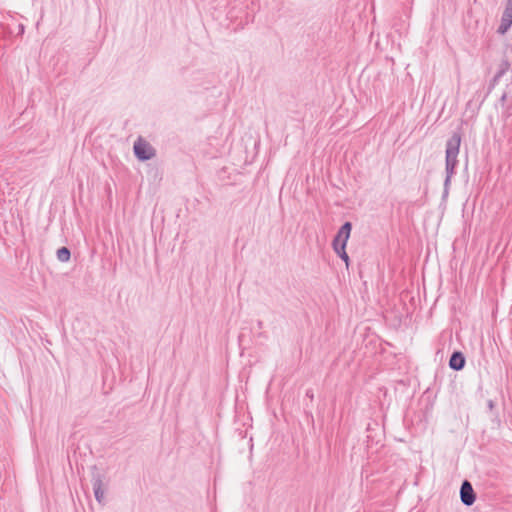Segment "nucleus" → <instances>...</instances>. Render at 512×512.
I'll return each mask as SVG.
<instances>
[{
	"label": "nucleus",
	"instance_id": "13",
	"mask_svg": "<svg viewBox=\"0 0 512 512\" xmlns=\"http://www.w3.org/2000/svg\"><path fill=\"white\" fill-rule=\"evenodd\" d=\"M32 406H33V403H32V400H30V409L32 410Z\"/></svg>",
	"mask_w": 512,
	"mask_h": 512
},
{
	"label": "nucleus",
	"instance_id": "1",
	"mask_svg": "<svg viewBox=\"0 0 512 512\" xmlns=\"http://www.w3.org/2000/svg\"><path fill=\"white\" fill-rule=\"evenodd\" d=\"M460 144H461V137L459 134L455 133L453 134L446 143V179H445V186L448 185L450 182L451 177L455 173V168L458 164V154L460 150Z\"/></svg>",
	"mask_w": 512,
	"mask_h": 512
},
{
	"label": "nucleus",
	"instance_id": "5",
	"mask_svg": "<svg viewBox=\"0 0 512 512\" xmlns=\"http://www.w3.org/2000/svg\"><path fill=\"white\" fill-rule=\"evenodd\" d=\"M512 25V0H508V4L503 12L501 24L498 28L500 34H505Z\"/></svg>",
	"mask_w": 512,
	"mask_h": 512
},
{
	"label": "nucleus",
	"instance_id": "11",
	"mask_svg": "<svg viewBox=\"0 0 512 512\" xmlns=\"http://www.w3.org/2000/svg\"><path fill=\"white\" fill-rule=\"evenodd\" d=\"M31 380H32V376L30 374L27 375V382H28V391H29V396L31 397Z\"/></svg>",
	"mask_w": 512,
	"mask_h": 512
},
{
	"label": "nucleus",
	"instance_id": "3",
	"mask_svg": "<svg viewBox=\"0 0 512 512\" xmlns=\"http://www.w3.org/2000/svg\"><path fill=\"white\" fill-rule=\"evenodd\" d=\"M92 485H93V492H94L96 501L99 504H104L107 486H108V483H107L105 477L101 474L96 475L93 478Z\"/></svg>",
	"mask_w": 512,
	"mask_h": 512
},
{
	"label": "nucleus",
	"instance_id": "6",
	"mask_svg": "<svg viewBox=\"0 0 512 512\" xmlns=\"http://www.w3.org/2000/svg\"><path fill=\"white\" fill-rule=\"evenodd\" d=\"M460 497L463 504L471 506L475 502V494L472 485L468 481L462 483Z\"/></svg>",
	"mask_w": 512,
	"mask_h": 512
},
{
	"label": "nucleus",
	"instance_id": "4",
	"mask_svg": "<svg viewBox=\"0 0 512 512\" xmlns=\"http://www.w3.org/2000/svg\"><path fill=\"white\" fill-rule=\"evenodd\" d=\"M352 225L350 222L344 223L333 240L334 250H343L346 248L347 241L350 237Z\"/></svg>",
	"mask_w": 512,
	"mask_h": 512
},
{
	"label": "nucleus",
	"instance_id": "8",
	"mask_svg": "<svg viewBox=\"0 0 512 512\" xmlns=\"http://www.w3.org/2000/svg\"><path fill=\"white\" fill-rule=\"evenodd\" d=\"M71 257L69 249L62 247L57 250V258L61 262H67Z\"/></svg>",
	"mask_w": 512,
	"mask_h": 512
},
{
	"label": "nucleus",
	"instance_id": "7",
	"mask_svg": "<svg viewBox=\"0 0 512 512\" xmlns=\"http://www.w3.org/2000/svg\"><path fill=\"white\" fill-rule=\"evenodd\" d=\"M449 365L454 370H461L465 365V358L460 352H454L450 358Z\"/></svg>",
	"mask_w": 512,
	"mask_h": 512
},
{
	"label": "nucleus",
	"instance_id": "2",
	"mask_svg": "<svg viewBox=\"0 0 512 512\" xmlns=\"http://www.w3.org/2000/svg\"><path fill=\"white\" fill-rule=\"evenodd\" d=\"M133 151L137 159L140 161H148L156 155L154 147L142 137H139L134 142Z\"/></svg>",
	"mask_w": 512,
	"mask_h": 512
},
{
	"label": "nucleus",
	"instance_id": "12",
	"mask_svg": "<svg viewBox=\"0 0 512 512\" xmlns=\"http://www.w3.org/2000/svg\"><path fill=\"white\" fill-rule=\"evenodd\" d=\"M25 30V26L23 24L18 25V34H23Z\"/></svg>",
	"mask_w": 512,
	"mask_h": 512
},
{
	"label": "nucleus",
	"instance_id": "10",
	"mask_svg": "<svg viewBox=\"0 0 512 512\" xmlns=\"http://www.w3.org/2000/svg\"><path fill=\"white\" fill-rule=\"evenodd\" d=\"M15 328L19 329L21 332H23V329L27 332L28 335H30V331L26 325V323L20 319V321L15 325Z\"/></svg>",
	"mask_w": 512,
	"mask_h": 512
},
{
	"label": "nucleus",
	"instance_id": "9",
	"mask_svg": "<svg viewBox=\"0 0 512 512\" xmlns=\"http://www.w3.org/2000/svg\"><path fill=\"white\" fill-rule=\"evenodd\" d=\"M346 248H343V250H334L335 253L346 263V266L349 265V257L346 253Z\"/></svg>",
	"mask_w": 512,
	"mask_h": 512
}]
</instances>
